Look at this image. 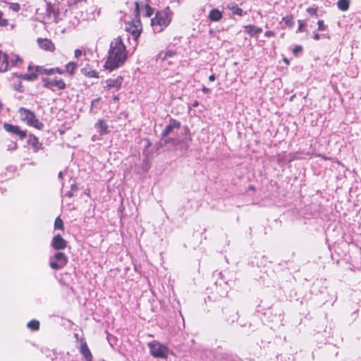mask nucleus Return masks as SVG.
<instances>
[{
  "label": "nucleus",
  "instance_id": "obj_36",
  "mask_svg": "<svg viewBox=\"0 0 361 361\" xmlns=\"http://www.w3.org/2000/svg\"><path fill=\"white\" fill-rule=\"evenodd\" d=\"M52 71H53V74L54 73H59V74H63V71L60 69L59 68H51Z\"/></svg>",
  "mask_w": 361,
  "mask_h": 361
},
{
  "label": "nucleus",
  "instance_id": "obj_23",
  "mask_svg": "<svg viewBox=\"0 0 361 361\" xmlns=\"http://www.w3.org/2000/svg\"><path fill=\"white\" fill-rule=\"evenodd\" d=\"M27 327L32 330H37L39 329V322L37 320H32L27 323Z\"/></svg>",
  "mask_w": 361,
  "mask_h": 361
},
{
  "label": "nucleus",
  "instance_id": "obj_18",
  "mask_svg": "<svg viewBox=\"0 0 361 361\" xmlns=\"http://www.w3.org/2000/svg\"><path fill=\"white\" fill-rule=\"evenodd\" d=\"M54 257L57 262L60 263V265L66 266L68 262L66 256L62 252L56 253Z\"/></svg>",
  "mask_w": 361,
  "mask_h": 361
},
{
  "label": "nucleus",
  "instance_id": "obj_34",
  "mask_svg": "<svg viewBox=\"0 0 361 361\" xmlns=\"http://www.w3.org/2000/svg\"><path fill=\"white\" fill-rule=\"evenodd\" d=\"M307 11L311 15H316L317 9L314 8H307Z\"/></svg>",
  "mask_w": 361,
  "mask_h": 361
},
{
  "label": "nucleus",
  "instance_id": "obj_12",
  "mask_svg": "<svg viewBox=\"0 0 361 361\" xmlns=\"http://www.w3.org/2000/svg\"><path fill=\"white\" fill-rule=\"evenodd\" d=\"M8 62L7 55L0 51V72H6L8 70Z\"/></svg>",
  "mask_w": 361,
  "mask_h": 361
},
{
  "label": "nucleus",
  "instance_id": "obj_31",
  "mask_svg": "<svg viewBox=\"0 0 361 361\" xmlns=\"http://www.w3.org/2000/svg\"><path fill=\"white\" fill-rule=\"evenodd\" d=\"M302 51V47L301 46H296L293 50V52L295 55H297L299 52Z\"/></svg>",
  "mask_w": 361,
  "mask_h": 361
},
{
  "label": "nucleus",
  "instance_id": "obj_14",
  "mask_svg": "<svg viewBox=\"0 0 361 361\" xmlns=\"http://www.w3.org/2000/svg\"><path fill=\"white\" fill-rule=\"evenodd\" d=\"M245 30L250 36H255L262 32V29L260 27H257L255 25H251L245 26Z\"/></svg>",
  "mask_w": 361,
  "mask_h": 361
},
{
  "label": "nucleus",
  "instance_id": "obj_37",
  "mask_svg": "<svg viewBox=\"0 0 361 361\" xmlns=\"http://www.w3.org/2000/svg\"><path fill=\"white\" fill-rule=\"evenodd\" d=\"M164 56L162 57V60H164L166 59L168 56H172L173 55V53L172 51H166L164 53Z\"/></svg>",
  "mask_w": 361,
  "mask_h": 361
},
{
  "label": "nucleus",
  "instance_id": "obj_48",
  "mask_svg": "<svg viewBox=\"0 0 361 361\" xmlns=\"http://www.w3.org/2000/svg\"><path fill=\"white\" fill-rule=\"evenodd\" d=\"M68 196H69V197H72V196H73V194L70 192V193H68Z\"/></svg>",
  "mask_w": 361,
  "mask_h": 361
},
{
  "label": "nucleus",
  "instance_id": "obj_46",
  "mask_svg": "<svg viewBox=\"0 0 361 361\" xmlns=\"http://www.w3.org/2000/svg\"><path fill=\"white\" fill-rule=\"evenodd\" d=\"M284 62L286 63V64H288L289 63V61L287 59H283Z\"/></svg>",
  "mask_w": 361,
  "mask_h": 361
},
{
  "label": "nucleus",
  "instance_id": "obj_25",
  "mask_svg": "<svg viewBox=\"0 0 361 361\" xmlns=\"http://www.w3.org/2000/svg\"><path fill=\"white\" fill-rule=\"evenodd\" d=\"M8 8L13 11L14 12H18L20 10V5L18 3H8Z\"/></svg>",
  "mask_w": 361,
  "mask_h": 361
},
{
  "label": "nucleus",
  "instance_id": "obj_22",
  "mask_svg": "<svg viewBox=\"0 0 361 361\" xmlns=\"http://www.w3.org/2000/svg\"><path fill=\"white\" fill-rule=\"evenodd\" d=\"M350 0H338V7L340 10L345 11L348 9Z\"/></svg>",
  "mask_w": 361,
  "mask_h": 361
},
{
  "label": "nucleus",
  "instance_id": "obj_2",
  "mask_svg": "<svg viewBox=\"0 0 361 361\" xmlns=\"http://www.w3.org/2000/svg\"><path fill=\"white\" fill-rule=\"evenodd\" d=\"M171 21V13L169 8L157 13L151 20V25L154 32H161Z\"/></svg>",
  "mask_w": 361,
  "mask_h": 361
},
{
  "label": "nucleus",
  "instance_id": "obj_29",
  "mask_svg": "<svg viewBox=\"0 0 361 361\" xmlns=\"http://www.w3.org/2000/svg\"><path fill=\"white\" fill-rule=\"evenodd\" d=\"M317 24H318V29H319V30L323 31V30H324L326 29V26H325V25H324V21H323V20H319L317 22Z\"/></svg>",
  "mask_w": 361,
  "mask_h": 361
},
{
  "label": "nucleus",
  "instance_id": "obj_9",
  "mask_svg": "<svg viewBox=\"0 0 361 361\" xmlns=\"http://www.w3.org/2000/svg\"><path fill=\"white\" fill-rule=\"evenodd\" d=\"M51 245L54 250H63L67 246V242L60 235L54 236Z\"/></svg>",
  "mask_w": 361,
  "mask_h": 361
},
{
  "label": "nucleus",
  "instance_id": "obj_19",
  "mask_svg": "<svg viewBox=\"0 0 361 361\" xmlns=\"http://www.w3.org/2000/svg\"><path fill=\"white\" fill-rule=\"evenodd\" d=\"M209 17L213 21H219L222 18V13L217 9H213L210 11Z\"/></svg>",
  "mask_w": 361,
  "mask_h": 361
},
{
  "label": "nucleus",
  "instance_id": "obj_28",
  "mask_svg": "<svg viewBox=\"0 0 361 361\" xmlns=\"http://www.w3.org/2000/svg\"><path fill=\"white\" fill-rule=\"evenodd\" d=\"M145 9L146 12V16L147 17H150L153 13L152 8L149 5L146 4L145 6Z\"/></svg>",
  "mask_w": 361,
  "mask_h": 361
},
{
  "label": "nucleus",
  "instance_id": "obj_51",
  "mask_svg": "<svg viewBox=\"0 0 361 361\" xmlns=\"http://www.w3.org/2000/svg\"><path fill=\"white\" fill-rule=\"evenodd\" d=\"M1 107H2V106H1V104H0V110L1 109Z\"/></svg>",
  "mask_w": 361,
  "mask_h": 361
},
{
  "label": "nucleus",
  "instance_id": "obj_8",
  "mask_svg": "<svg viewBox=\"0 0 361 361\" xmlns=\"http://www.w3.org/2000/svg\"><path fill=\"white\" fill-rule=\"evenodd\" d=\"M4 128L6 131L14 133L22 139L26 136L25 131L20 130V128L17 126H13L6 123L4 124Z\"/></svg>",
  "mask_w": 361,
  "mask_h": 361
},
{
  "label": "nucleus",
  "instance_id": "obj_1",
  "mask_svg": "<svg viewBox=\"0 0 361 361\" xmlns=\"http://www.w3.org/2000/svg\"><path fill=\"white\" fill-rule=\"evenodd\" d=\"M127 59V52L121 37L115 38L110 45L108 58L104 67L112 71L122 66Z\"/></svg>",
  "mask_w": 361,
  "mask_h": 361
},
{
  "label": "nucleus",
  "instance_id": "obj_35",
  "mask_svg": "<svg viewBox=\"0 0 361 361\" xmlns=\"http://www.w3.org/2000/svg\"><path fill=\"white\" fill-rule=\"evenodd\" d=\"M298 23L299 24V27H298V29L297 32H301L302 31L303 27L305 26V24L300 20H298Z\"/></svg>",
  "mask_w": 361,
  "mask_h": 361
},
{
  "label": "nucleus",
  "instance_id": "obj_4",
  "mask_svg": "<svg viewBox=\"0 0 361 361\" xmlns=\"http://www.w3.org/2000/svg\"><path fill=\"white\" fill-rule=\"evenodd\" d=\"M147 346L149 348L151 355L156 358L166 359L169 355L168 348L157 341H153L147 343Z\"/></svg>",
  "mask_w": 361,
  "mask_h": 361
},
{
  "label": "nucleus",
  "instance_id": "obj_47",
  "mask_svg": "<svg viewBox=\"0 0 361 361\" xmlns=\"http://www.w3.org/2000/svg\"><path fill=\"white\" fill-rule=\"evenodd\" d=\"M59 178H62V177H63V173H62V172H59Z\"/></svg>",
  "mask_w": 361,
  "mask_h": 361
},
{
  "label": "nucleus",
  "instance_id": "obj_39",
  "mask_svg": "<svg viewBox=\"0 0 361 361\" xmlns=\"http://www.w3.org/2000/svg\"><path fill=\"white\" fill-rule=\"evenodd\" d=\"M82 55V51L80 49L75 50V56L76 58L80 57Z\"/></svg>",
  "mask_w": 361,
  "mask_h": 361
},
{
  "label": "nucleus",
  "instance_id": "obj_38",
  "mask_svg": "<svg viewBox=\"0 0 361 361\" xmlns=\"http://www.w3.org/2000/svg\"><path fill=\"white\" fill-rule=\"evenodd\" d=\"M264 35H265L266 37H272V36H274V32H272V31H271V30H268V31H266V32H265Z\"/></svg>",
  "mask_w": 361,
  "mask_h": 361
},
{
  "label": "nucleus",
  "instance_id": "obj_21",
  "mask_svg": "<svg viewBox=\"0 0 361 361\" xmlns=\"http://www.w3.org/2000/svg\"><path fill=\"white\" fill-rule=\"evenodd\" d=\"M282 20L285 22L286 27H288V28H292L293 27L294 21L293 15H288L283 17Z\"/></svg>",
  "mask_w": 361,
  "mask_h": 361
},
{
  "label": "nucleus",
  "instance_id": "obj_7",
  "mask_svg": "<svg viewBox=\"0 0 361 361\" xmlns=\"http://www.w3.org/2000/svg\"><path fill=\"white\" fill-rule=\"evenodd\" d=\"M126 30L128 32H130L135 40L137 39L142 32V25L140 20L139 19H135L132 20L131 23L127 24Z\"/></svg>",
  "mask_w": 361,
  "mask_h": 361
},
{
  "label": "nucleus",
  "instance_id": "obj_43",
  "mask_svg": "<svg viewBox=\"0 0 361 361\" xmlns=\"http://www.w3.org/2000/svg\"><path fill=\"white\" fill-rule=\"evenodd\" d=\"M314 39L315 40H318L319 39V34H315L313 37Z\"/></svg>",
  "mask_w": 361,
  "mask_h": 361
},
{
  "label": "nucleus",
  "instance_id": "obj_15",
  "mask_svg": "<svg viewBox=\"0 0 361 361\" xmlns=\"http://www.w3.org/2000/svg\"><path fill=\"white\" fill-rule=\"evenodd\" d=\"M96 128L100 134L104 135L108 133V126L103 120H99L96 123Z\"/></svg>",
  "mask_w": 361,
  "mask_h": 361
},
{
  "label": "nucleus",
  "instance_id": "obj_11",
  "mask_svg": "<svg viewBox=\"0 0 361 361\" xmlns=\"http://www.w3.org/2000/svg\"><path fill=\"white\" fill-rule=\"evenodd\" d=\"M180 126V123L176 121H171V123L164 128L163 130L161 135L162 137L167 136L174 128H179Z\"/></svg>",
  "mask_w": 361,
  "mask_h": 361
},
{
  "label": "nucleus",
  "instance_id": "obj_16",
  "mask_svg": "<svg viewBox=\"0 0 361 361\" xmlns=\"http://www.w3.org/2000/svg\"><path fill=\"white\" fill-rule=\"evenodd\" d=\"M81 72L83 75L89 78H99L98 73L96 71L91 69L89 67H84L81 69Z\"/></svg>",
  "mask_w": 361,
  "mask_h": 361
},
{
  "label": "nucleus",
  "instance_id": "obj_40",
  "mask_svg": "<svg viewBox=\"0 0 361 361\" xmlns=\"http://www.w3.org/2000/svg\"><path fill=\"white\" fill-rule=\"evenodd\" d=\"M99 99H100L99 98L96 99H94V100L92 102V106H93L97 105V104L99 103Z\"/></svg>",
  "mask_w": 361,
  "mask_h": 361
},
{
  "label": "nucleus",
  "instance_id": "obj_5",
  "mask_svg": "<svg viewBox=\"0 0 361 361\" xmlns=\"http://www.w3.org/2000/svg\"><path fill=\"white\" fill-rule=\"evenodd\" d=\"M28 71L30 72L29 74H24L20 75V78L27 80L32 81L37 79L38 74H47V75H52L53 71L51 68L47 69L44 68L42 66H35L32 67L30 66L28 67Z\"/></svg>",
  "mask_w": 361,
  "mask_h": 361
},
{
  "label": "nucleus",
  "instance_id": "obj_27",
  "mask_svg": "<svg viewBox=\"0 0 361 361\" xmlns=\"http://www.w3.org/2000/svg\"><path fill=\"white\" fill-rule=\"evenodd\" d=\"M50 267L53 269H59L63 268L64 266L63 265H60V263H59V262H54V261L51 260L50 261Z\"/></svg>",
  "mask_w": 361,
  "mask_h": 361
},
{
  "label": "nucleus",
  "instance_id": "obj_33",
  "mask_svg": "<svg viewBox=\"0 0 361 361\" xmlns=\"http://www.w3.org/2000/svg\"><path fill=\"white\" fill-rule=\"evenodd\" d=\"M16 146H17L16 143V142H11V144H9V145L8 146L7 149H8V150H13V149H15L16 148Z\"/></svg>",
  "mask_w": 361,
  "mask_h": 361
},
{
  "label": "nucleus",
  "instance_id": "obj_50",
  "mask_svg": "<svg viewBox=\"0 0 361 361\" xmlns=\"http://www.w3.org/2000/svg\"><path fill=\"white\" fill-rule=\"evenodd\" d=\"M150 145V143L149 141H147V147H149Z\"/></svg>",
  "mask_w": 361,
  "mask_h": 361
},
{
  "label": "nucleus",
  "instance_id": "obj_42",
  "mask_svg": "<svg viewBox=\"0 0 361 361\" xmlns=\"http://www.w3.org/2000/svg\"><path fill=\"white\" fill-rule=\"evenodd\" d=\"M216 79V77L214 75H211L209 77V80L211 81V82H213Z\"/></svg>",
  "mask_w": 361,
  "mask_h": 361
},
{
  "label": "nucleus",
  "instance_id": "obj_6",
  "mask_svg": "<svg viewBox=\"0 0 361 361\" xmlns=\"http://www.w3.org/2000/svg\"><path fill=\"white\" fill-rule=\"evenodd\" d=\"M43 86L46 88L51 89L53 87H57L60 90L66 89V85L61 78H56L51 79L49 78H42Z\"/></svg>",
  "mask_w": 361,
  "mask_h": 361
},
{
  "label": "nucleus",
  "instance_id": "obj_49",
  "mask_svg": "<svg viewBox=\"0 0 361 361\" xmlns=\"http://www.w3.org/2000/svg\"><path fill=\"white\" fill-rule=\"evenodd\" d=\"M118 99V97H117V96H115V97H114V99H115V100H117Z\"/></svg>",
  "mask_w": 361,
  "mask_h": 361
},
{
  "label": "nucleus",
  "instance_id": "obj_30",
  "mask_svg": "<svg viewBox=\"0 0 361 361\" xmlns=\"http://www.w3.org/2000/svg\"><path fill=\"white\" fill-rule=\"evenodd\" d=\"M7 24V20L3 18V13L0 11V25L4 26Z\"/></svg>",
  "mask_w": 361,
  "mask_h": 361
},
{
  "label": "nucleus",
  "instance_id": "obj_45",
  "mask_svg": "<svg viewBox=\"0 0 361 361\" xmlns=\"http://www.w3.org/2000/svg\"><path fill=\"white\" fill-rule=\"evenodd\" d=\"M139 9V6L137 3H135V11L137 12Z\"/></svg>",
  "mask_w": 361,
  "mask_h": 361
},
{
  "label": "nucleus",
  "instance_id": "obj_41",
  "mask_svg": "<svg viewBox=\"0 0 361 361\" xmlns=\"http://www.w3.org/2000/svg\"><path fill=\"white\" fill-rule=\"evenodd\" d=\"M202 90V92L204 93H209V92H210V90L209 88L205 87H204Z\"/></svg>",
  "mask_w": 361,
  "mask_h": 361
},
{
  "label": "nucleus",
  "instance_id": "obj_17",
  "mask_svg": "<svg viewBox=\"0 0 361 361\" xmlns=\"http://www.w3.org/2000/svg\"><path fill=\"white\" fill-rule=\"evenodd\" d=\"M80 350L87 361H92V355L86 343H84L81 345Z\"/></svg>",
  "mask_w": 361,
  "mask_h": 361
},
{
  "label": "nucleus",
  "instance_id": "obj_26",
  "mask_svg": "<svg viewBox=\"0 0 361 361\" xmlns=\"http://www.w3.org/2000/svg\"><path fill=\"white\" fill-rule=\"evenodd\" d=\"M230 8L233 11V14L241 16L243 13L242 9L235 6H232L230 7Z\"/></svg>",
  "mask_w": 361,
  "mask_h": 361
},
{
  "label": "nucleus",
  "instance_id": "obj_32",
  "mask_svg": "<svg viewBox=\"0 0 361 361\" xmlns=\"http://www.w3.org/2000/svg\"><path fill=\"white\" fill-rule=\"evenodd\" d=\"M21 61H22V59L18 56H16L14 57V59L11 60V63H13L15 65L17 64V63L21 62Z\"/></svg>",
  "mask_w": 361,
  "mask_h": 361
},
{
  "label": "nucleus",
  "instance_id": "obj_24",
  "mask_svg": "<svg viewBox=\"0 0 361 361\" xmlns=\"http://www.w3.org/2000/svg\"><path fill=\"white\" fill-rule=\"evenodd\" d=\"M55 228L63 230V220L60 217H57L54 222Z\"/></svg>",
  "mask_w": 361,
  "mask_h": 361
},
{
  "label": "nucleus",
  "instance_id": "obj_3",
  "mask_svg": "<svg viewBox=\"0 0 361 361\" xmlns=\"http://www.w3.org/2000/svg\"><path fill=\"white\" fill-rule=\"evenodd\" d=\"M20 120L29 126L40 130L43 128V123L39 121L34 112L25 108H20L18 110Z\"/></svg>",
  "mask_w": 361,
  "mask_h": 361
},
{
  "label": "nucleus",
  "instance_id": "obj_20",
  "mask_svg": "<svg viewBox=\"0 0 361 361\" xmlns=\"http://www.w3.org/2000/svg\"><path fill=\"white\" fill-rule=\"evenodd\" d=\"M77 68L78 64L76 63L69 62L66 66V71L70 75H73Z\"/></svg>",
  "mask_w": 361,
  "mask_h": 361
},
{
  "label": "nucleus",
  "instance_id": "obj_44",
  "mask_svg": "<svg viewBox=\"0 0 361 361\" xmlns=\"http://www.w3.org/2000/svg\"><path fill=\"white\" fill-rule=\"evenodd\" d=\"M33 140H34V142L32 143V145H36V144H37V143H38V140H37V138L34 137Z\"/></svg>",
  "mask_w": 361,
  "mask_h": 361
},
{
  "label": "nucleus",
  "instance_id": "obj_13",
  "mask_svg": "<svg viewBox=\"0 0 361 361\" xmlns=\"http://www.w3.org/2000/svg\"><path fill=\"white\" fill-rule=\"evenodd\" d=\"M106 82L108 89L116 88L118 90L121 85L122 79L121 78H117L116 79H109Z\"/></svg>",
  "mask_w": 361,
  "mask_h": 361
},
{
  "label": "nucleus",
  "instance_id": "obj_10",
  "mask_svg": "<svg viewBox=\"0 0 361 361\" xmlns=\"http://www.w3.org/2000/svg\"><path fill=\"white\" fill-rule=\"evenodd\" d=\"M37 42L39 47L44 50L52 51L54 49V44L48 39H38Z\"/></svg>",
  "mask_w": 361,
  "mask_h": 361
}]
</instances>
